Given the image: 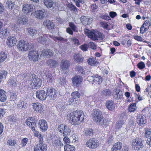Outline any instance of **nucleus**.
Listing matches in <instances>:
<instances>
[{
    "label": "nucleus",
    "instance_id": "obj_1",
    "mask_svg": "<svg viewBox=\"0 0 151 151\" xmlns=\"http://www.w3.org/2000/svg\"><path fill=\"white\" fill-rule=\"evenodd\" d=\"M68 116L70 118V121L71 124L74 125L79 124L84 119L83 111L79 110L71 112L68 115Z\"/></svg>",
    "mask_w": 151,
    "mask_h": 151
},
{
    "label": "nucleus",
    "instance_id": "obj_2",
    "mask_svg": "<svg viewBox=\"0 0 151 151\" xmlns=\"http://www.w3.org/2000/svg\"><path fill=\"white\" fill-rule=\"evenodd\" d=\"M58 129L60 133L63 134V136L64 137L63 140L65 143H69L70 139L68 137L72 135L70 129L66 125L63 124H59L58 126Z\"/></svg>",
    "mask_w": 151,
    "mask_h": 151
},
{
    "label": "nucleus",
    "instance_id": "obj_3",
    "mask_svg": "<svg viewBox=\"0 0 151 151\" xmlns=\"http://www.w3.org/2000/svg\"><path fill=\"white\" fill-rule=\"evenodd\" d=\"M29 51L28 57L31 61H38L41 57V55L40 54L41 52L39 51L38 52L35 50L31 51V50L29 49Z\"/></svg>",
    "mask_w": 151,
    "mask_h": 151
},
{
    "label": "nucleus",
    "instance_id": "obj_4",
    "mask_svg": "<svg viewBox=\"0 0 151 151\" xmlns=\"http://www.w3.org/2000/svg\"><path fill=\"white\" fill-rule=\"evenodd\" d=\"M17 46L18 49L19 50L25 51L29 49L30 47H32V45L29 46L28 42L21 40L18 42Z\"/></svg>",
    "mask_w": 151,
    "mask_h": 151
},
{
    "label": "nucleus",
    "instance_id": "obj_5",
    "mask_svg": "<svg viewBox=\"0 0 151 151\" xmlns=\"http://www.w3.org/2000/svg\"><path fill=\"white\" fill-rule=\"evenodd\" d=\"M99 141L94 138H91L88 140L86 144L87 147L90 149H95L99 146Z\"/></svg>",
    "mask_w": 151,
    "mask_h": 151
},
{
    "label": "nucleus",
    "instance_id": "obj_6",
    "mask_svg": "<svg viewBox=\"0 0 151 151\" xmlns=\"http://www.w3.org/2000/svg\"><path fill=\"white\" fill-rule=\"evenodd\" d=\"M88 37L94 40H98V38L102 40L104 38V35L98 31L95 32H90L88 34Z\"/></svg>",
    "mask_w": 151,
    "mask_h": 151
},
{
    "label": "nucleus",
    "instance_id": "obj_7",
    "mask_svg": "<svg viewBox=\"0 0 151 151\" xmlns=\"http://www.w3.org/2000/svg\"><path fill=\"white\" fill-rule=\"evenodd\" d=\"M37 123V121L33 117L27 118L26 122V125L29 126V127L33 131H36L35 127H36Z\"/></svg>",
    "mask_w": 151,
    "mask_h": 151
},
{
    "label": "nucleus",
    "instance_id": "obj_8",
    "mask_svg": "<svg viewBox=\"0 0 151 151\" xmlns=\"http://www.w3.org/2000/svg\"><path fill=\"white\" fill-rule=\"evenodd\" d=\"M32 77V80L31 82V84L32 86H33L34 87L35 89H37L38 88L40 87L41 85L42 81L41 80L36 76L35 75H32L30 76L31 78Z\"/></svg>",
    "mask_w": 151,
    "mask_h": 151
},
{
    "label": "nucleus",
    "instance_id": "obj_9",
    "mask_svg": "<svg viewBox=\"0 0 151 151\" xmlns=\"http://www.w3.org/2000/svg\"><path fill=\"white\" fill-rule=\"evenodd\" d=\"M143 140L140 138H137L134 139L132 142L133 145H134V148L136 150H138L141 148L144 147L142 143Z\"/></svg>",
    "mask_w": 151,
    "mask_h": 151
},
{
    "label": "nucleus",
    "instance_id": "obj_10",
    "mask_svg": "<svg viewBox=\"0 0 151 151\" xmlns=\"http://www.w3.org/2000/svg\"><path fill=\"white\" fill-rule=\"evenodd\" d=\"M36 97L40 100H45L47 96V93L44 90H39L36 92Z\"/></svg>",
    "mask_w": 151,
    "mask_h": 151
},
{
    "label": "nucleus",
    "instance_id": "obj_11",
    "mask_svg": "<svg viewBox=\"0 0 151 151\" xmlns=\"http://www.w3.org/2000/svg\"><path fill=\"white\" fill-rule=\"evenodd\" d=\"M3 20H0V37L2 38H5L9 35V32L6 29L2 28Z\"/></svg>",
    "mask_w": 151,
    "mask_h": 151
},
{
    "label": "nucleus",
    "instance_id": "obj_12",
    "mask_svg": "<svg viewBox=\"0 0 151 151\" xmlns=\"http://www.w3.org/2000/svg\"><path fill=\"white\" fill-rule=\"evenodd\" d=\"M47 94L52 100H54L57 97V91L53 88H48L46 89Z\"/></svg>",
    "mask_w": 151,
    "mask_h": 151
},
{
    "label": "nucleus",
    "instance_id": "obj_13",
    "mask_svg": "<svg viewBox=\"0 0 151 151\" xmlns=\"http://www.w3.org/2000/svg\"><path fill=\"white\" fill-rule=\"evenodd\" d=\"M33 108L34 110L40 113L44 110V106L40 103H35L33 104Z\"/></svg>",
    "mask_w": 151,
    "mask_h": 151
},
{
    "label": "nucleus",
    "instance_id": "obj_14",
    "mask_svg": "<svg viewBox=\"0 0 151 151\" xmlns=\"http://www.w3.org/2000/svg\"><path fill=\"white\" fill-rule=\"evenodd\" d=\"M81 23L84 25H90L92 22V18L91 17L82 16L80 18Z\"/></svg>",
    "mask_w": 151,
    "mask_h": 151
},
{
    "label": "nucleus",
    "instance_id": "obj_15",
    "mask_svg": "<svg viewBox=\"0 0 151 151\" xmlns=\"http://www.w3.org/2000/svg\"><path fill=\"white\" fill-rule=\"evenodd\" d=\"M72 79L73 84L77 87L79 86L83 80L82 77L79 75L76 76Z\"/></svg>",
    "mask_w": 151,
    "mask_h": 151
},
{
    "label": "nucleus",
    "instance_id": "obj_16",
    "mask_svg": "<svg viewBox=\"0 0 151 151\" xmlns=\"http://www.w3.org/2000/svg\"><path fill=\"white\" fill-rule=\"evenodd\" d=\"M17 41V39L15 37L10 36L7 39L6 44L8 46L12 47L16 45Z\"/></svg>",
    "mask_w": 151,
    "mask_h": 151
},
{
    "label": "nucleus",
    "instance_id": "obj_17",
    "mask_svg": "<svg viewBox=\"0 0 151 151\" xmlns=\"http://www.w3.org/2000/svg\"><path fill=\"white\" fill-rule=\"evenodd\" d=\"M38 125L40 129L43 132L46 131L48 128L47 122L44 119H41L39 121Z\"/></svg>",
    "mask_w": 151,
    "mask_h": 151
},
{
    "label": "nucleus",
    "instance_id": "obj_18",
    "mask_svg": "<svg viewBox=\"0 0 151 151\" xmlns=\"http://www.w3.org/2000/svg\"><path fill=\"white\" fill-rule=\"evenodd\" d=\"M92 116L93 120L96 121L103 116L101 111L98 109L94 110Z\"/></svg>",
    "mask_w": 151,
    "mask_h": 151
},
{
    "label": "nucleus",
    "instance_id": "obj_19",
    "mask_svg": "<svg viewBox=\"0 0 151 151\" xmlns=\"http://www.w3.org/2000/svg\"><path fill=\"white\" fill-rule=\"evenodd\" d=\"M28 21V19L24 15H19L17 17V23L19 24H25Z\"/></svg>",
    "mask_w": 151,
    "mask_h": 151
},
{
    "label": "nucleus",
    "instance_id": "obj_20",
    "mask_svg": "<svg viewBox=\"0 0 151 151\" xmlns=\"http://www.w3.org/2000/svg\"><path fill=\"white\" fill-rule=\"evenodd\" d=\"M70 65V63L68 60L65 59H63L60 63V66L61 69L63 70L68 69Z\"/></svg>",
    "mask_w": 151,
    "mask_h": 151
},
{
    "label": "nucleus",
    "instance_id": "obj_21",
    "mask_svg": "<svg viewBox=\"0 0 151 151\" xmlns=\"http://www.w3.org/2000/svg\"><path fill=\"white\" fill-rule=\"evenodd\" d=\"M47 145L45 144H38L35 146L34 151H46Z\"/></svg>",
    "mask_w": 151,
    "mask_h": 151
},
{
    "label": "nucleus",
    "instance_id": "obj_22",
    "mask_svg": "<svg viewBox=\"0 0 151 151\" xmlns=\"http://www.w3.org/2000/svg\"><path fill=\"white\" fill-rule=\"evenodd\" d=\"M146 117L142 115H138L137 116L136 121L138 124L140 126L145 124L147 122Z\"/></svg>",
    "mask_w": 151,
    "mask_h": 151
},
{
    "label": "nucleus",
    "instance_id": "obj_23",
    "mask_svg": "<svg viewBox=\"0 0 151 151\" xmlns=\"http://www.w3.org/2000/svg\"><path fill=\"white\" fill-rule=\"evenodd\" d=\"M43 2L45 5L48 8H52L53 9L55 8L56 3L52 0H43Z\"/></svg>",
    "mask_w": 151,
    "mask_h": 151
},
{
    "label": "nucleus",
    "instance_id": "obj_24",
    "mask_svg": "<svg viewBox=\"0 0 151 151\" xmlns=\"http://www.w3.org/2000/svg\"><path fill=\"white\" fill-rule=\"evenodd\" d=\"M34 7L33 5L28 4H24L23 5L22 11L25 13H27L32 11Z\"/></svg>",
    "mask_w": 151,
    "mask_h": 151
},
{
    "label": "nucleus",
    "instance_id": "obj_25",
    "mask_svg": "<svg viewBox=\"0 0 151 151\" xmlns=\"http://www.w3.org/2000/svg\"><path fill=\"white\" fill-rule=\"evenodd\" d=\"M50 35L48 34H45L43 35V36H41L37 38V41L39 42H40L44 44L47 41V40H49L50 42H51V40L50 39V37H47L46 35Z\"/></svg>",
    "mask_w": 151,
    "mask_h": 151
},
{
    "label": "nucleus",
    "instance_id": "obj_26",
    "mask_svg": "<svg viewBox=\"0 0 151 151\" xmlns=\"http://www.w3.org/2000/svg\"><path fill=\"white\" fill-rule=\"evenodd\" d=\"M106 106L109 110L111 111H113L115 108L114 103L112 100L107 101L106 103Z\"/></svg>",
    "mask_w": 151,
    "mask_h": 151
},
{
    "label": "nucleus",
    "instance_id": "obj_27",
    "mask_svg": "<svg viewBox=\"0 0 151 151\" xmlns=\"http://www.w3.org/2000/svg\"><path fill=\"white\" fill-rule=\"evenodd\" d=\"M41 54V57L44 56H52L53 55V52L50 50L45 49L42 50Z\"/></svg>",
    "mask_w": 151,
    "mask_h": 151
},
{
    "label": "nucleus",
    "instance_id": "obj_28",
    "mask_svg": "<svg viewBox=\"0 0 151 151\" xmlns=\"http://www.w3.org/2000/svg\"><path fill=\"white\" fill-rule=\"evenodd\" d=\"M44 25L49 29H52L54 27V23L49 20H46L43 22Z\"/></svg>",
    "mask_w": 151,
    "mask_h": 151
},
{
    "label": "nucleus",
    "instance_id": "obj_29",
    "mask_svg": "<svg viewBox=\"0 0 151 151\" xmlns=\"http://www.w3.org/2000/svg\"><path fill=\"white\" fill-rule=\"evenodd\" d=\"M74 60L76 63L82 62L83 61L82 56L78 53H76L73 55Z\"/></svg>",
    "mask_w": 151,
    "mask_h": 151
},
{
    "label": "nucleus",
    "instance_id": "obj_30",
    "mask_svg": "<svg viewBox=\"0 0 151 151\" xmlns=\"http://www.w3.org/2000/svg\"><path fill=\"white\" fill-rule=\"evenodd\" d=\"M46 63L50 67L53 68H56L58 64V63L55 60L51 59L47 60Z\"/></svg>",
    "mask_w": 151,
    "mask_h": 151
},
{
    "label": "nucleus",
    "instance_id": "obj_31",
    "mask_svg": "<svg viewBox=\"0 0 151 151\" xmlns=\"http://www.w3.org/2000/svg\"><path fill=\"white\" fill-rule=\"evenodd\" d=\"M93 99V97L92 96L86 97L85 99V104L89 106L93 105L94 103Z\"/></svg>",
    "mask_w": 151,
    "mask_h": 151
},
{
    "label": "nucleus",
    "instance_id": "obj_32",
    "mask_svg": "<svg viewBox=\"0 0 151 151\" xmlns=\"http://www.w3.org/2000/svg\"><path fill=\"white\" fill-rule=\"evenodd\" d=\"M45 13L43 10H38L35 11V16L36 18L39 19H42L44 17Z\"/></svg>",
    "mask_w": 151,
    "mask_h": 151
},
{
    "label": "nucleus",
    "instance_id": "obj_33",
    "mask_svg": "<svg viewBox=\"0 0 151 151\" xmlns=\"http://www.w3.org/2000/svg\"><path fill=\"white\" fill-rule=\"evenodd\" d=\"M122 145V143L119 142H117L111 148L112 151H120Z\"/></svg>",
    "mask_w": 151,
    "mask_h": 151
},
{
    "label": "nucleus",
    "instance_id": "obj_34",
    "mask_svg": "<svg viewBox=\"0 0 151 151\" xmlns=\"http://www.w3.org/2000/svg\"><path fill=\"white\" fill-rule=\"evenodd\" d=\"M6 93L2 89H0V101L4 102L6 101L7 98Z\"/></svg>",
    "mask_w": 151,
    "mask_h": 151
},
{
    "label": "nucleus",
    "instance_id": "obj_35",
    "mask_svg": "<svg viewBox=\"0 0 151 151\" xmlns=\"http://www.w3.org/2000/svg\"><path fill=\"white\" fill-rule=\"evenodd\" d=\"M97 123L101 126H106L107 125L108 122L106 119H105L103 116L100 118L98 120L96 121Z\"/></svg>",
    "mask_w": 151,
    "mask_h": 151
},
{
    "label": "nucleus",
    "instance_id": "obj_36",
    "mask_svg": "<svg viewBox=\"0 0 151 151\" xmlns=\"http://www.w3.org/2000/svg\"><path fill=\"white\" fill-rule=\"evenodd\" d=\"M114 98L117 100L121 99L123 96L122 91L118 89L116 90V93L114 94Z\"/></svg>",
    "mask_w": 151,
    "mask_h": 151
},
{
    "label": "nucleus",
    "instance_id": "obj_37",
    "mask_svg": "<svg viewBox=\"0 0 151 151\" xmlns=\"http://www.w3.org/2000/svg\"><path fill=\"white\" fill-rule=\"evenodd\" d=\"M93 130L91 128L86 129L84 131V135L86 136H91L93 133Z\"/></svg>",
    "mask_w": 151,
    "mask_h": 151
},
{
    "label": "nucleus",
    "instance_id": "obj_38",
    "mask_svg": "<svg viewBox=\"0 0 151 151\" xmlns=\"http://www.w3.org/2000/svg\"><path fill=\"white\" fill-rule=\"evenodd\" d=\"M7 54L6 52H0V63L5 60L7 58Z\"/></svg>",
    "mask_w": 151,
    "mask_h": 151
},
{
    "label": "nucleus",
    "instance_id": "obj_39",
    "mask_svg": "<svg viewBox=\"0 0 151 151\" xmlns=\"http://www.w3.org/2000/svg\"><path fill=\"white\" fill-rule=\"evenodd\" d=\"M75 149L74 146L70 145H65L64 147V151H75Z\"/></svg>",
    "mask_w": 151,
    "mask_h": 151
},
{
    "label": "nucleus",
    "instance_id": "obj_40",
    "mask_svg": "<svg viewBox=\"0 0 151 151\" xmlns=\"http://www.w3.org/2000/svg\"><path fill=\"white\" fill-rule=\"evenodd\" d=\"M28 33L31 35L33 36L35 35L37 33V30L35 28L29 27L27 29Z\"/></svg>",
    "mask_w": 151,
    "mask_h": 151
},
{
    "label": "nucleus",
    "instance_id": "obj_41",
    "mask_svg": "<svg viewBox=\"0 0 151 151\" xmlns=\"http://www.w3.org/2000/svg\"><path fill=\"white\" fill-rule=\"evenodd\" d=\"M8 73V72L5 70H2L0 72V83L2 81L3 78H6Z\"/></svg>",
    "mask_w": 151,
    "mask_h": 151
},
{
    "label": "nucleus",
    "instance_id": "obj_42",
    "mask_svg": "<svg viewBox=\"0 0 151 151\" xmlns=\"http://www.w3.org/2000/svg\"><path fill=\"white\" fill-rule=\"evenodd\" d=\"M17 116L15 115H11L9 116L8 118V120L10 122H15L17 120Z\"/></svg>",
    "mask_w": 151,
    "mask_h": 151
},
{
    "label": "nucleus",
    "instance_id": "obj_43",
    "mask_svg": "<svg viewBox=\"0 0 151 151\" xmlns=\"http://www.w3.org/2000/svg\"><path fill=\"white\" fill-rule=\"evenodd\" d=\"M151 134V129L149 128H146L144 133V138H148L150 137Z\"/></svg>",
    "mask_w": 151,
    "mask_h": 151
},
{
    "label": "nucleus",
    "instance_id": "obj_44",
    "mask_svg": "<svg viewBox=\"0 0 151 151\" xmlns=\"http://www.w3.org/2000/svg\"><path fill=\"white\" fill-rule=\"evenodd\" d=\"M46 79L47 82L52 83L53 81L54 78H53L51 74L48 73L46 75Z\"/></svg>",
    "mask_w": 151,
    "mask_h": 151
},
{
    "label": "nucleus",
    "instance_id": "obj_45",
    "mask_svg": "<svg viewBox=\"0 0 151 151\" xmlns=\"http://www.w3.org/2000/svg\"><path fill=\"white\" fill-rule=\"evenodd\" d=\"M35 136L39 139V144H45L43 142V137L42 135L37 131L36 132V133H35Z\"/></svg>",
    "mask_w": 151,
    "mask_h": 151
},
{
    "label": "nucleus",
    "instance_id": "obj_46",
    "mask_svg": "<svg viewBox=\"0 0 151 151\" xmlns=\"http://www.w3.org/2000/svg\"><path fill=\"white\" fill-rule=\"evenodd\" d=\"M57 81L59 83L60 85L61 86H64L67 82L65 78H64L63 76L58 79Z\"/></svg>",
    "mask_w": 151,
    "mask_h": 151
},
{
    "label": "nucleus",
    "instance_id": "obj_47",
    "mask_svg": "<svg viewBox=\"0 0 151 151\" xmlns=\"http://www.w3.org/2000/svg\"><path fill=\"white\" fill-rule=\"evenodd\" d=\"M87 62L88 64L92 66H94L97 65L98 62L95 61L93 57L89 58Z\"/></svg>",
    "mask_w": 151,
    "mask_h": 151
},
{
    "label": "nucleus",
    "instance_id": "obj_48",
    "mask_svg": "<svg viewBox=\"0 0 151 151\" xmlns=\"http://www.w3.org/2000/svg\"><path fill=\"white\" fill-rule=\"evenodd\" d=\"M27 103L23 101H20L17 105L18 107L22 109H26Z\"/></svg>",
    "mask_w": 151,
    "mask_h": 151
},
{
    "label": "nucleus",
    "instance_id": "obj_49",
    "mask_svg": "<svg viewBox=\"0 0 151 151\" xmlns=\"http://www.w3.org/2000/svg\"><path fill=\"white\" fill-rule=\"evenodd\" d=\"M47 37H50L51 39H53L55 42L57 41V40L60 41H65V39L62 37H56L53 35H46Z\"/></svg>",
    "mask_w": 151,
    "mask_h": 151
},
{
    "label": "nucleus",
    "instance_id": "obj_50",
    "mask_svg": "<svg viewBox=\"0 0 151 151\" xmlns=\"http://www.w3.org/2000/svg\"><path fill=\"white\" fill-rule=\"evenodd\" d=\"M15 4L14 2H12V1H7L6 4V6L9 9H12L14 8Z\"/></svg>",
    "mask_w": 151,
    "mask_h": 151
},
{
    "label": "nucleus",
    "instance_id": "obj_51",
    "mask_svg": "<svg viewBox=\"0 0 151 151\" xmlns=\"http://www.w3.org/2000/svg\"><path fill=\"white\" fill-rule=\"evenodd\" d=\"M102 79L101 77L98 74H96L94 75V82H98L99 83H100L102 82Z\"/></svg>",
    "mask_w": 151,
    "mask_h": 151
},
{
    "label": "nucleus",
    "instance_id": "obj_52",
    "mask_svg": "<svg viewBox=\"0 0 151 151\" xmlns=\"http://www.w3.org/2000/svg\"><path fill=\"white\" fill-rule=\"evenodd\" d=\"M136 105V103L132 104L129 105L128 108V111L130 112L134 111L137 109Z\"/></svg>",
    "mask_w": 151,
    "mask_h": 151
},
{
    "label": "nucleus",
    "instance_id": "obj_53",
    "mask_svg": "<svg viewBox=\"0 0 151 151\" xmlns=\"http://www.w3.org/2000/svg\"><path fill=\"white\" fill-rule=\"evenodd\" d=\"M102 94L103 96H109L111 95V92L109 89H106L102 91Z\"/></svg>",
    "mask_w": 151,
    "mask_h": 151
},
{
    "label": "nucleus",
    "instance_id": "obj_54",
    "mask_svg": "<svg viewBox=\"0 0 151 151\" xmlns=\"http://www.w3.org/2000/svg\"><path fill=\"white\" fill-rule=\"evenodd\" d=\"M68 6L70 10L73 11L74 12L76 13L78 12V10L74 5L72 4H69Z\"/></svg>",
    "mask_w": 151,
    "mask_h": 151
},
{
    "label": "nucleus",
    "instance_id": "obj_55",
    "mask_svg": "<svg viewBox=\"0 0 151 151\" xmlns=\"http://www.w3.org/2000/svg\"><path fill=\"white\" fill-rule=\"evenodd\" d=\"M80 94L77 91L73 92L71 94V96L74 99L79 98L80 96Z\"/></svg>",
    "mask_w": 151,
    "mask_h": 151
},
{
    "label": "nucleus",
    "instance_id": "obj_56",
    "mask_svg": "<svg viewBox=\"0 0 151 151\" xmlns=\"http://www.w3.org/2000/svg\"><path fill=\"white\" fill-rule=\"evenodd\" d=\"M10 99L11 100L14 101L17 98V95L16 94V93L14 91H12L10 92Z\"/></svg>",
    "mask_w": 151,
    "mask_h": 151
},
{
    "label": "nucleus",
    "instance_id": "obj_57",
    "mask_svg": "<svg viewBox=\"0 0 151 151\" xmlns=\"http://www.w3.org/2000/svg\"><path fill=\"white\" fill-rule=\"evenodd\" d=\"M8 84L12 86H15L17 85L16 80L14 78H12L9 80Z\"/></svg>",
    "mask_w": 151,
    "mask_h": 151
},
{
    "label": "nucleus",
    "instance_id": "obj_58",
    "mask_svg": "<svg viewBox=\"0 0 151 151\" xmlns=\"http://www.w3.org/2000/svg\"><path fill=\"white\" fill-rule=\"evenodd\" d=\"M137 66L139 69H142L145 68V65L143 62L141 61L137 64Z\"/></svg>",
    "mask_w": 151,
    "mask_h": 151
},
{
    "label": "nucleus",
    "instance_id": "obj_59",
    "mask_svg": "<svg viewBox=\"0 0 151 151\" xmlns=\"http://www.w3.org/2000/svg\"><path fill=\"white\" fill-rule=\"evenodd\" d=\"M88 47V45L87 44H84L81 45L80 47V48L83 51H86Z\"/></svg>",
    "mask_w": 151,
    "mask_h": 151
},
{
    "label": "nucleus",
    "instance_id": "obj_60",
    "mask_svg": "<svg viewBox=\"0 0 151 151\" xmlns=\"http://www.w3.org/2000/svg\"><path fill=\"white\" fill-rule=\"evenodd\" d=\"M69 25L70 27V28L73 31H75L76 30L77 27L73 23L70 22L69 23Z\"/></svg>",
    "mask_w": 151,
    "mask_h": 151
},
{
    "label": "nucleus",
    "instance_id": "obj_61",
    "mask_svg": "<svg viewBox=\"0 0 151 151\" xmlns=\"http://www.w3.org/2000/svg\"><path fill=\"white\" fill-rule=\"evenodd\" d=\"M28 142V139L27 138H23L21 141V145L22 147L25 146Z\"/></svg>",
    "mask_w": 151,
    "mask_h": 151
},
{
    "label": "nucleus",
    "instance_id": "obj_62",
    "mask_svg": "<svg viewBox=\"0 0 151 151\" xmlns=\"http://www.w3.org/2000/svg\"><path fill=\"white\" fill-rule=\"evenodd\" d=\"M7 143L9 145L13 146L16 144V141L14 140L9 139Z\"/></svg>",
    "mask_w": 151,
    "mask_h": 151
},
{
    "label": "nucleus",
    "instance_id": "obj_63",
    "mask_svg": "<svg viewBox=\"0 0 151 151\" xmlns=\"http://www.w3.org/2000/svg\"><path fill=\"white\" fill-rule=\"evenodd\" d=\"M88 46L91 48L95 50L96 48V46L95 44L93 42H91L88 44Z\"/></svg>",
    "mask_w": 151,
    "mask_h": 151
},
{
    "label": "nucleus",
    "instance_id": "obj_64",
    "mask_svg": "<svg viewBox=\"0 0 151 151\" xmlns=\"http://www.w3.org/2000/svg\"><path fill=\"white\" fill-rule=\"evenodd\" d=\"M124 122L123 120H120L117 123L116 127L119 129L122 127V125L124 124Z\"/></svg>",
    "mask_w": 151,
    "mask_h": 151
}]
</instances>
